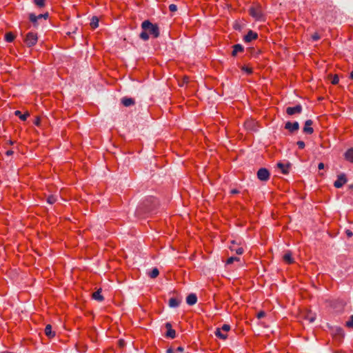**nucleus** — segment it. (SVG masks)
<instances>
[{"label":"nucleus","instance_id":"obj_1","mask_svg":"<svg viewBox=\"0 0 353 353\" xmlns=\"http://www.w3.org/2000/svg\"><path fill=\"white\" fill-rule=\"evenodd\" d=\"M156 199L154 197L147 198L137 208L135 215L142 216L143 214L152 212L156 205Z\"/></svg>","mask_w":353,"mask_h":353},{"label":"nucleus","instance_id":"obj_2","mask_svg":"<svg viewBox=\"0 0 353 353\" xmlns=\"http://www.w3.org/2000/svg\"><path fill=\"white\" fill-rule=\"evenodd\" d=\"M141 28L148 31V34L154 38H157L160 35L159 28L157 23H152L149 20H145L141 23Z\"/></svg>","mask_w":353,"mask_h":353},{"label":"nucleus","instance_id":"obj_3","mask_svg":"<svg viewBox=\"0 0 353 353\" xmlns=\"http://www.w3.org/2000/svg\"><path fill=\"white\" fill-rule=\"evenodd\" d=\"M249 13L256 21H262L264 19L262 8L259 4H257L255 6H252L249 9Z\"/></svg>","mask_w":353,"mask_h":353},{"label":"nucleus","instance_id":"obj_4","mask_svg":"<svg viewBox=\"0 0 353 353\" xmlns=\"http://www.w3.org/2000/svg\"><path fill=\"white\" fill-rule=\"evenodd\" d=\"M37 34L32 32H28L24 39V42L28 47H32L34 46L37 43Z\"/></svg>","mask_w":353,"mask_h":353},{"label":"nucleus","instance_id":"obj_5","mask_svg":"<svg viewBox=\"0 0 353 353\" xmlns=\"http://www.w3.org/2000/svg\"><path fill=\"white\" fill-rule=\"evenodd\" d=\"M270 173L267 168H261L257 172V178L261 181H267L269 180Z\"/></svg>","mask_w":353,"mask_h":353},{"label":"nucleus","instance_id":"obj_6","mask_svg":"<svg viewBox=\"0 0 353 353\" xmlns=\"http://www.w3.org/2000/svg\"><path fill=\"white\" fill-rule=\"evenodd\" d=\"M347 182L346 176L345 174L338 175L337 180L334 181V185L336 188H341Z\"/></svg>","mask_w":353,"mask_h":353},{"label":"nucleus","instance_id":"obj_7","mask_svg":"<svg viewBox=\"0 0 353 353\" xmlns=\"http://www.w3.org/2000/svg\"><path fill=\"white\" fill-rule=\"evenodd\" d=\"M285 128L289 130L291 133H293L299 129V124L297 121H295L294 123L288 121L285 124Z\"/></svg>","mask_w":353,"mask_h":353},{"label":"nucleus","instance_id":"obj_8","mask_svg":"<svg viewBox=\"0 0 353 353\" xmlns=\"http://www.w3.org/2000/svg\"><path fill=\"white\" fill-rule=\"evenodd\" d=\"M302 111V106L299 104L294 107H288L286 109V113L288 115H293L296 113H301Z\"/></svg>","mask_w":353,"mask_h":353},{"label":"nucleus","instance_id":"obj_9","mask_svg":"<svg viewBox=\"0 0 353 353\" xmlns=\"http://www.w3.org/2000/svg\"><path fill=\"white\" fill-rule=\"evenodd\" d=\"M165 327L167 329L165 336L171 339H174L176 337V332L172 328V324L168 322L165 323Z\"/></svg>","mask_w":353,"mask_h":353},{"label":"nucleus","instance_id":"obj_10","mask_svg":"<svg viewBox=\"0 0 353 353\" xmlns=\"http://www.w3.org/2000/svg\"><path fill=\"white\" fill-rule=\"evenodd\" d=\"M313 121L310 119L307 120L305 122V126L303 128V131L304 133L307 134H312L314 132V129L311 127Z\"/></svg>","mask_w":353,"mask_h":353},{"label":"nucleus","instance_id":"obj_11","mask_svg":"<svg viewBox=\"0 0 353 353\" xmlns=\"http://www.w3.org/2000/svg\"><path fill=\"white\" fill-rule=\"evenodd\" d=\"M332 334H334V337L337 338L339 340H341L342 338H343L345 333L343 330L340 327H336L332 330Z\"/></svg>","mask_w":353,"mask_h":353},{"label":"nucleus","instance_id":"obj_12","mask_svg":"<svg viewBox=\"0 0 353 353\" xmlns=\"http://www.w3.org/2000/svg\"><path fill=\"white\" fill-rule=\"evenodd\" d=\"M258 34L257 33L253 32L252 30H250L246 35L244 36V41L247 43L257 39Z\"/></svg>","mask_w":353,"mask_h":353},{"label":"nucleus","instance_id":"obj_13","mask_svg":"<svg viewBox=\"0 0 353 353\" xmlns=\"http://www.w3.org/2000/svg\"><path fill=\"white\" fill-rule=\"evenodd\" d=\"M197 301V296L195 294L191 293L186 297V303L189 305H194Z\"/></svg>","mask_w":353,"mask_h":353},{"label":"nucleus","instance_id":"obj_14","mask_svg":"<svg viewBox=\"0 0 353 353\" xmlns=\"http://www.w3.org/2000/svg\"><path fill=\"white\" fill-rule=\"evenodd\" d=\"M121 103L125 107H129L134 105L135 101L132 98L123 97L121 99Z\"/></svg>","mask_w":353,"mask_h":353},{"label":"nucleus","instance_id":"obj_15","mask_svg":"<svg viewBox=\"0 0 353 353\" xmlns=\"http://www.w3.org/2000/svg\"><path fill=\"white\" fill-rule=\"evenodd\" d=\"M291 164L288 163L287 165H284L283 163L279 162L277 163V167L281 170V172L284 174H288L289 173L288 168L290 167Z\"/></svg>","mask_w":353,"mask_h":353},{"label":"nucleus","instance_id":"obj_16","mask_svg":"<svg viewBox=\"0 0 353 353\" xmlns=\"http://www.w3.org/2000/svg\"><path fill=\"white\" fill-rule=\"evenodd\" d=\"M283 259L285 262L289 264L294 263V259L292 258V252L290 251H288L284 254Z\"/></svg>","mask_w":353,"mask_h":353},{"label":"nucleus","instance_id":"obj_17","mask_svg":"<svg viewBox=\"0 0 353 353\" xmlns=\"http://www.w3.org/2000/svg\"><path fill=\"white\" fill-rule=\"evenodd\" d=\"M101 289L99 288L97 291H96L95 292H94L92 294V298L96 300V301H98L99 302H101L103 301L104 298L103 296L101 294Z\"/></svg>","mask_w":353,"mask_h":353},{"label":"nucleus","instance_id":"obj_18","mask_svg":"<svg viewBox=\"0 0 353 353\" xmlns=\"http://www.w3.org/2000/svg\"><path fill=\"white\" fill-rule=\"evenodd\" d=\"M243 51V47L241 44H236L233 46V50L232 52V56H236L238 52Z\"/></svg>","mask_w":353,"mask_h":353},{"label":"nucleus","instance_id":"obj_19","mask_svg":"<svg viewBox=\"0 0 353 353\" xmlns=\"http://www.w3.org/2000/svg\"><path fill=\"white\" fill-rule=\"evenodd\" d=\"M231 243H232V245L230 246V249L231 251H234L236 252V254L240 255L241 254H243V249L242 248H234V244H236V241H231Z\"/></svg>","mask_w":353,"mask_h":353},{"label":"nucleus","instance_id":"obj_20","mask_svg":"<svg viewBox=\"0 0 353 353\" xmlns=\"http://www.w3.org/2000/svg\"><path fill=\"white\" fill-rule=\"evenodd\" d=\"M45 334L49 338H52L55 336V332L52 330V326L50 324L46 326Z\"/></svg>","mask_w":353,"mask_h":353},{"label":"nucleus","instance_id":"obj_21","mask_svg":"<svg viewBox=\"0 0 353 353\" xmlns=\"http://www.w3.org/2000/svg\"><path fill=\"white\" fill-rule=\"evenodd\" d=\"M345 158L348 161L353 163V148L348 149L345 153Z\"/></svg>","mask_w":353,"mask_h":353},{"label":"nucleus","instance_id":"obj_22","mask_svg":"<svg viewBox=\"0 0 353 353\" xmlns=\"http://www.w3.org/2000/svg\"><path fill=\"white\" fill-rule=\"evenodd\" d=\"M180 301H178L176 298H171L169 299L168 305L170 307H176L179 305Z\"/></svg>","mask_w":353,"mask_h":353},{"label":"nucleus","instance_id":"obj_23","mask_svg":"<svg viewBox=\"0 0 353 353\" xmlns=\"http://www.w3.org/2000/svg\"><path fill=\"white\" fill-rule=\"evenodd\" d=\"M99 19L97 17L93 16L90 21V26L92 28L95 29L99 26Z\"/></svg>","mask_w":353,"mask_h":353},{"label":"nucleus","instance_id":"obj_24","mask_svg":"<svg viewBox=\"0 0 353 353\" xmlns=\"http://www.w3.org/2000/svg\"><path fill=\"white\" fill-rule=\"evenodd\" d=\"M304 319L309 321V323H313L315 321V315L312 312H308L304 315Z\"/></svg>","mask_w":353,"mask_h":353},{"label":"nucleus","instance_id":"obj_25","mask_svg":"<svg viewBox=\"0 0 353 353\" xmlns=\"http://www.w3.org/2000/svg\"><path fill=\"white\" fill-rule=\"evenodd\" d=\"M29 19L30 21L33 23L34 27H37L38 26V18L37 17V15H35L33 13H30L29 14Z\"/></svg>","mask_w":353,"mask_h":353},{"label":"nucleus","instance_id":"obj_26","mask_svg":"<svg viewBox=\"0 0 353 353\" xmlns=\"http://www.w3.org/2000/svg\"><path fill=\"white\" fill-rule=\"evenodd\" d=\"M159 274V271L158 270V268H154L152 270V271H150L149 273H148V276L151 278V279H155L157 278Z\"/></svg>","mask_w":353,"mask_h":353},{"label":"nucleus","instance_id":"obj_27","mask_svg":"<svg viewBox=\"0 0 353 353\" xmlns=\"http://www.w3.org/2000/svg\"><path fill=\"white\" fill-rule=\"evenodd\" d=\"M14 114L18 116L22 121H26L29 116L28 112H26L25 114H22L19 110H16L14 112Z\"/></svg>","mask_w":353,"mask_h":353},{"label":"nucleus","instance_id":"obj_28","mask_svg":"<svg viewBox=\"0 0 353 353\" xmlns=\"http://www.w3.org/2000/svg\"><path fill=\"white\" fill-rule=\"evenodd\" d=\"M215 335H216L217 337H219V338H220V339H223V340H225V339H227V334H223V333L221 332V328H217V329H216V332H215Z\"/></svg>","mask_w":353,"mask_h":353},{"label":"nucleus","instance_id":"obj_29","mask_svg":"<svg viewBox=\"0 0 353 353\" xmlns=\"http://www.w3.org/2000/svg\"><path fill=\"white\" fill-rule=\"evenodd\" d=\"M139 37L143 41H148L150 37L148 31L143 30V31L139 34Z\"/></svg>","mask_w":353,"mask_h":353},{"label":"nucleus","instance_id":"obj_30","mask_svg":"<svg viewBox=\"0 0 353 353\" xmlns=\"http://www.w3.org/2000/svg\"><path fill=\"white\" fill-rule=\"evenodd\" d=\"M5 39L7 42H12L14 39V35L12 32H8L5 35Z\"/></svg>","mask_w":353,"mask_h":353},{"label":"nucleus","instance_id":"obj_31","mask_svg":"<svg viewBox=\"0 0 353 353\" xmlns=\"http://www.w3.org/2000/svg\"><path fill=\"white\" fill-rule=\"evenodd\" d=\"M239 260H240V259L239 257L231 256L228 259V260L226 261V264L230 265V264H232L234 261H239Z\"/></svg>","mask_w":353,"mask_h":353},{"label":"nucleus","instance_id":"obj_32","mask_svg":"<svg viewBox=\"0 0 353 353\" xmlns=\"http://www.w3.org/2000/svg\"><path fill=\"white\" fill-rule=\"evenodd\" d=\"M345 325L349 328H353V315H351L350 319L345 323Z\"/></svg>","mask_w":353,"mask_h":353},{"label":"nucleus","instance_id":"obj_33","mask_svg":"<svg viewBox=\"0 0 353 353\" xmlns=\"http://www.w3.org/2000/svg\"><path fill=\"white\" fill-rule=\"evenodd\" d=\"M57 201L54 195H50L47 198V202L50 204H53Z\"/></svg>","mask_w":353,"mask_h":353},{"label":"nucleus","instance_id":"obj_34","mask_svg":"<svg viewBox=\"0 0 353 353\" xmlns=\"http://www.w3.org/2000/svg\"><path fill=\"white\" fill-rule=\"evenodd\" d=\"M34 3L40 8L45 6V0H34Z\"/></svg>","mask_w":353,"mask_h":353},{"label":"nucleus","instance_id":"obj_35","mask_svg":"<svg viewBox=\"0 0 353 353\" xmlns=\"http://www.w3.org/2000/svg\"><path fill=\"white\" fill-rule=\"evenodd\" d=\"M241 70L249 74L252 73V69L245 65L241 67Z\"/></svg>","mask_w":353,"mask_h":353},{"label":"nucleus","instance_id":"obj_36","mask_svg":"<svg viewBox=\"0 0 353 353\" xmlns=\"http://www.w3.org/2000/svg\"><path fill=\"white\" fill-rule=\"evenodd\" d=\"M48 12H46L44 14H40L39 15H37V17L38 18V19H47L48 18Z\"/></svg>","mask_w":353,"mask_h":353},{"label":"nucleus","instance_id":"obj_37","mask_svg":"<svg viewBox=\"0 0 353 353\" xmlns=\"http://www.w3.org/2000/svg\"><path fill=\"white\" fill-rule=\"evenodd\" d=\"M169 10L172 12H176L177 10V6L175 4H170L169 6Z\"/></svg>","mask_w":353,"mask_h":353},{"label":"nucleus","instance_id":"obj_38","mask_svg":"<svg viewBox=\"0 0 353 353\" xmlns=\"http://www.w3.org/2000/svg\"><path fill=\"white\" fill-rule=\"evenodd\" d=\"M339 77H338V75L336 74L334 76V77L332 80V83L334 85H336L339 83Z\"/></svg>","mask_w":353,"mask_h":353},{"label":"nucleus","instance_id":"obj_39","mask_svg":"<svg viewBox=\"0 0 353 353\" xmlns=\"http://www.w3.org/2000/svg\"><path fill=\"white\" fill-rule=\"evenodd\" d=\"M221 330H223L225 332H228L230 330V326L228 324H224L221 328Z\"/></svg>","mask_w":353,"mask_h":353},{"label":"nucleus","instance_id":"obj_40","mask_svg":"<svg viewBox=\"0 0 353 353\" xmlns=\"http://www.w3.org/2000/svg\"><path fill=\"white\" fill-rule=\"evenodd\" d=\"M298 147L300 148V149H303L305 148V143L303 141H297L296 143Z\"/></svg>","mask_w":353,"mask_h":353},{"label":"nucleus","instance_id":"obj_41","mask_svg":"<svg viewBox=\"0 0 353 353\" xmlns=\"http://www.w3.org/2000/svg\"><path fill=\"white\" fill-rule=\"evenodd\" d=\"M312 39L314 41H317V40H319L320 39V36H319V34L317 32H315L314 34H313L312 35Z\"/></svg>","mask_w":353,"mask_h":353},{"label":"nucleus","instance_id":"obj_42","mask_svg":"<svg viewBox=\"0 0 353 353\" xmlns=\"http://www.w3.org/2000/svg\"><path fill=\"white\" fill-rule=\"evenodd\" d=\"M265 316V312L264 311H260L257 315H256V317L258 319H261L263 317H264Z\"/></svg>","mask_w":353,"mask_h":353},{"label":"nucleus","instance_id":"obj_43","mask_svg":"<svg viewBox=\"0 0 353 353\" xmlns=\"http://www.w3.org/2000/svg\"><path fill=\"white\" fill-rule=\"evenodd\" d=\"M345 233H346V234H347V236L348 237H352V236H353V233H352V232L351 230H347L345 231Z\"/></svg>","mask_w":353,"mask_h":353},{"label":"nucleus","instance_id":"obj_44","mask_svg":"<svg viewBox=\"0 0 353 353\" xmlns=\"http://www.w3.org/2000/svg\"><path fill=\"white\" fill-rule=\"evenodd\" d=\"M34 123L36 125H40V118L39 117H37L35 121H34Z\"/></svg>","mask_w":353,"mask_h":353},{"label":"nucleus","instance_id":"obj_45","mask_svg":"<svg viewBox=\"0 0 353 353\" xmlns=\"http://www.w3.org/2000/svg\"><path fill=\"white\" fill-rule=\"evenodd\" d=\"M324 168H325V165H324V163H319V165H318V168H319V170H323V169H324Z\"/></svg>","mask_w":353,"mask_h":353},{"label":"nucleus","instance_id":"obj_46","mask_svg":"<svg viewBox=\"0 0 353 353\" xmlns=\"http://www.w3.org/2000/svg\"><path fill=\"white\" fill-rule=\"evenodd\" d=\"M119 344L120 347H123L125 345V341L123 339L119 341Z\"/></svg>","mask_w":353,"mask_h":353},{"label":"nucleus","instance_id":"obj_47","mask_svg":"<svg viewBox=\"0 0 353 353\" xmlns=\"http://www.w3.org/2000/svg\"><path fill=\"white\" fill-rule=\"evenodd\" d=\"M167 353H174V350L172 347H170L166 351Z\"/></svg>","mask_w":353,"mask_h":353},{"label":"nucleus","instance_id":"obj_48","mask_svg":"<svg viewBox=\"0 0 353 353\" xmlns=\"http://www.w3.org/2000/svg\"><path fill=\"white\" fill-rule=\"evenodd\" d=\"M12 154H13V151H12V150H8V151L6 152V154H7V155H8V156H9V155H12Z\"/></svg>","mask_w":353,"mask_h":353},{"label":"nucleus","instance_id":"obj_49","mask_svg":"<svg viewBox=\"0 0 353 353\" xmlns=\"http://www.w3.org/2000/svg\"><path fill=\"white\" fill-rule=\"evenodd\" d=\"M176 351L178 352H182L183 351V348L182 347H179L177 349H176Z\"/></svg>","mask_w":353,"mask_h":353},{"label":"nucleus","instance_id":"obj_50","mask_svg":"<svg viewBox=\"0 0 353 353\" xmlns=\"http://www.w3.org/2000/svg\"><path fill=\"white\" fill-rule=\"evenodd\" d=\"M238 192H239V191H238L237 190H236V189H234V190H232L231 191V193H232V194H236V193H238Z\"/></svg>","mask_w":353,"mask_h":353},{"label":"nucleus","instance_id":"obj_51","mask_svg":"<svg viewBox=\"0 0 353 353\" xmlns=\"http://www.w3.org/2000/svg\"><path fill=\"white\" fill-rule=\"evenodd\" d=\"M188 77H185L183 78V83H188Z\"/></svg>","mask_w":353,"mask_h":353},{"label":"nucleus","instance_id":"obj_52","mask_svg":"<svg viewBox=\"0 0 353 353\" xmlns=\"http://www.w3.org/2000/svg\"><path fill=\"white\" fill-rule=\"evenodd\" d=\"M234 28H235L236 30H239V29H240V26H239V24H236V25L234 26Z\"/></svg>","mask_w":353,"mask_h":353},{"label":"nucleus","instance_id":"obj_53","mask_svg":"<svg viewBox=\"0 0 353 353\" xmlns=\"http://www.w3.org/2000/svg\"><path fill=\"white\" fill-rule=\"evenodd\" d=\"M350 78L353 79V70L350 73Z\"/></svg>","mask_w":353,"mask_h":353},{"label":"nucleus","instance_id":"obj_54","mask_svg":"<svg viewBox=\"0 0 353 353\" xmlns=\"http://www.w3.org/2000/svg\"><path fill=\"white\" fill-rule=\"evenodd\" d=\"M349 188H350V189H352V190H353V185H349Z\"/></svg>","mask_w":353,"mask_h":353},{"label":"nucleus","instance_id":"obj_55","mask_svg":"<svg viewBox=\"0 0 353 353\" xmlns=\"http://www.w3.org/2000/svg\"><path fill=\"white\" fill-rule=\"evenodd\" d=\"M77 30V28H75V30H74L72 32H75V31Z\"/></svg>","mask_w":353,"mask_h":353}]
</instances>
